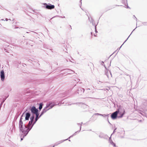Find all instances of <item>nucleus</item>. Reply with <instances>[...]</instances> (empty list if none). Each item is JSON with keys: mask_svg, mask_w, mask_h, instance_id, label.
<instances>
[{"mask_svg": "<svg viewBox=\"0 0 147 147\" xmlns=\"http://www.w3.org/2000/svg\"><path fill=\"white\" fill-rule=\"evenodd\" d=\"M56 105L57 104H55L54 102L50 101L47 103L46 104V107L43 109L42 112L41 113L40 115L39 116V117H40L47 111L52 109L55 105Z\"/></svg>", "mask_w": 147, "mask_h": 147, "instance_id": "obj_1", "label": "nucleus"}, {"mask_svg": "<svg viewBox=\"0 0 147 147\" xmlns=\"http://www.w3.org/2000/svg\"><path fill=\"white\" fill-rule=\"evenodd\" d=\"M31 129L30 128L29 129L27 126L24 125V127L22 128L21 129H19V131L22 132L23 137H24L28 134V132Z\"/></svg>", "mask_w": 147, "mask_h": 147, "instance_id": "obj_2", "label": "nucleus"}, {"mask_svg": "<svg viewBox=\"0 0 147 147\" xmlns=\"http://www.w3.org/2000/svg\"><path fill=\"white\" fill-rule=\"evenodd\" d=\"M30 110L31 112L33 114H37V113H38V110L36 109L34 106L32 107H31Z\"/></svg>", "mask_w": 147, "mask_h": 147, "instance_id": "obj_3", "label": "nucleus"}, {"mask_svg": "<svg viewBox=\"0 0 147 147\" xmlns=\"http://www.w3.org/2000/svg\"><path fill=\"white\" fill-rule=\"evenodd\" d=\"M84 91V89L82 87H79L78 88L77 91L76 92L79 95L82 94Z\"/></svg>", "mask_w": 147, "mask_h": 147, "instance_id": "obj_4", "label": "nucleus"}, {"mask_svg": "<svg viewBox=\"0 0 147 147\" xmlns=\"http://www.w3.org/2000/svg\"><path fill=\"white\" fill-rule=\"evenodd\" d=\"M119 113V111L118 110L113 113L111 116L112 119H115L117 117V114Z\"/></svg>", "mask_w": 147, "mask_h": 147, "instance_id": "obj_5", "label": "nucleus"}, {"mask_svg": "<svg viewBox=\"0 0 147 147\" xmlns=\"http://www.w3.org/2000/svg\"><path fill=\"white\" fill-rule=\"evenodd\" d=\"M45 5H46V8L48 9H54L55 7V6L54 5H52L50 4L48 5L47 3H45Z\"/></svg>", "mask_w": 147, "mask_h": 147, "instance_id": "obj_6", "label": "nucleus"}, {"mask_svg": "<svg viewBox=\"0 0 147 147\" xmlns=\"http://www.w3.org/2000/svg\"><path fill=\"white\" fill-rule=\"evenodd\" d=\"M0 76L1 79V80L2 81H3L5 79V74L3 70H2L1 71L0 73Z\"/></svg>", "mask_w": 147, "mask_h": 147, "instance_id": "obj_7", "label": "nucleus"}, {"mask_svg": "<svg viewBox=\"0 0 147 147\" xmlns=\"http://www.w3.org/2000/svg\"><path fill=\"white\" fill-rule=\"evenodd\" d=\"M23 122L22 121L20 120L19 123V129H21L24 127Z\"/></svg>", "mask_w": 147, "mask_h": 147, "instance_id": "obj_8", "label": "nucleus"}, {"mask_svg": "<svg viewBox=\"0 0 147 147\" xmlns=\"http://www.w3.org/2000/svg\"><path fill=\"white\" fill-rule=\"evenodd\" d=\"M125 113V111L124 109H123V113H121V112H119L118 113L119 115H120V116H118L117 117L118 118H121L123 117V116L124 114Z\"/></svg>", "mask_w": 147, "mask_h": 147, "instance_id": "obj_9", "label": "nucleus"}, {"mask_svg": "<svg viewBox=\"0 0 147 147\" xmlns=\"http://www.w3.org/2000/svg\"><path fill=\"white\" fill-rule=\"evenodd\" d=\"M30 116V114L29 112L27 113L26 114V117L25 118V120H29V118Z\"/></svg>", "mask_w": 147, "mask_h": 147, "instance_id": "obj_10", "label": "nucleus"}, {"mask_svg": "<svg viewBox=\"0 0 147 147\" xmlns=\"http://www.w3.org/2000/svg\"><path fill=\"white\" fill-rule=\"evenodd\" d=\"M123 3L124 4L125 7L127 8H129V7L127 5V3L126 0H123Z\"/></svg>", "mask_w": 147, "mask_h": 147, "instance_id": "obj_11", "label": "nucleus"}, {"mask_svg": "<svg viewBox=\"0 0 147 147\" xmlns=\"http://www.w3.org/2000/svg\"><path fill=\"white\" fill-rule=\"evenodd\" d=\"M107 136L106 135L102 133H100L99 136V137L101 138H105Z\"/></svg>", "mask_w": 147, "mask_h": 147, "instance_id": "obj_12", "label": "nucleus"}, {"mask_svg": "<svg viewBox=\"0 0 147 147\" xmlns=\"http://www.w3.org/2000/svg\"><path fill=\"white\" fill-rule=\"evenodd\" d=\"M33 121H30L29 122L28 124L27 127H28L29 128H30L31 127L33 124Z\"/></svg>", "mask_w": 147, "mask_h": 147, "instance_id": "obj_13", "label": "nucleus"}, {"mask_svg": "<svg viewBox=\"0 0 147 147\" xmlns=\"http://www.w3.org/2000/svg\"><path fill=\"white\" fill-rule=\"evenodd\" d=\"M68 71H67L66 73L69 74H71L74 73V71L71 70H68Z\"/></svg>", "mask_w": 147, "mask_h": 147, "instance_id": "obj_14", "label": "nucleus"}, {"mask_svg": "<svg viewBox=\"0 0 147 147\" xmlns=\"http://www.w3.org/2000/svg\"><path fill=\"white\" fill-rule=\"evenodd\" d=\"M36 115V118H35V120H36V121H37L39 119V118H40V117H39V114L38 113L36 114H35Z\"/></svg>", "mask_w": 147, "mask_h": 147, "instance_id": "obj_15", "label": "nucleus"}, {"mask_svg": "<svg viewBox=\"0 0 147 147\" xmlns=\"http://www.w3.org/2000/svg\"><path fill=\"white\" fill-rule=\"evenodd\" d=\"M34 115L33 114L30 118V121H33L34 119Z\"/></svg>", "mask_w": 147, "mask_h": 147, "instance_id": "obj_16", "label": "nucleus"}, {"mask_svg": "<svg viewBox=\"0 0 147 147\" xmlns=\"http://www.w3.org/2000/svg\"><path fill=\"white\" fill-rule=\"evenodd\" d=\"M43 106V104L42 103H40L39 104V109L40 110H41V109L42 108Z\"/></svg>", "mask_w": 147, "mask_h": 147, "instance_id": "obj_17", "label": "nucleus"}, {"mask_svg": "<svg viewBox=\"0 0 147 147\" xmlns=\"http://www.w3.org/2000/svg\"><path fill=\"white\" fill-rule=\"evenodd\" d=\"M132 32L129 35V36H128V37L127 38V39L125 40V41L122 44V45L121 46V47L119 48H118V49H117V50H119L120 49V48L121 47V46H122V45H123V44L128 39V38H129V36H130V35H131V34Z\"/></svg>", "mask_w": 147, "mask_h": 147, "instance_id": "obj_18", "label": "nucleus"}, {"mask_svg": "<svg viewBox=\"0 0 147 147\" xmlns=\"http://www.w3.org/2000/svg\"><path fill=\"white\" fill-rule=\"evenodd\" d=\"M37 121H36V120H35V121L33 123V124H32V125L31 127L30 128V129H31L32 128V127L36 123V122Z\"/></svg>", "mask_w": 147, "mask_h": 147, "instance_id": "obj_19", "label": "nucleus"}, {"mask_svg": "<svg viewBox=\"0 0 147 147\" xmlns=\"http://www.w3.org/2000/svg\"><path fill=\"white\" fill-rule=\"evenodd\" d=\"M110 143H111V144L112 145H113L114 146H116L115 144V143H114L112 141H111V142Z\"/></svg>", "mask_w": 147, "mask_h": 147, "instance_id": "obj_20", "label": "nucleus"}, {"mask_svg": "<svg viewBox=\"0 0 147 147\" xmlns=\"http://www.w3.org/2000/svg\"><path fill=\"white\" fill-rule=\"evenodd\" d=\"M91 22L92 23V24L94 26V20L92 18H91Z\"/></svg>", "mask_w": 147, "mask_h": 147, "instance_id": "obj_21", "label": "nucleus"}, {"mask_svg": "<svg viewBox=\"0 0 147 147\" xmlns=\"http://www.w3.org/2000/svg\"><path fill=\"white\" fill-rule=\"evenodd\" d=\"M109 115H102V116L103 117H106L108 116Z\"/></svg>", "mask_w": 147, "mask_h": 147, "instance_id": "obj_22", "label": "nucleus"}, {"mask_svg": "<svg viewBox=\"0 0 147 147\" xmlns=\"http://www.w3.org/2000/svg\"><path fill=\"white\" fill-rule=\"evenodd\" d=\"M106 75L107 76V77L108 78L109 77L108 73L107 72L106 73Z\"/></svg>", "mask_w": 147, "mask_h": 147, "instance_id": "obj_23", "label": "nucleus"}, {"mask_svg": "<svg viewBox=\"0 0 147 147\" xmlns=\"http://www.w3.org/2000/svg\"><path fill=\"white\" fill-rule=\"evenodd\" d=\"M95 25V32H96L97 33L98 32H97V31L96 30V25Z\"/></svg>", "mask_w": 147, "mask_h": 147, "instance_id": "obj_24", "label": "nucleus"}, {"mask_svg": "<svg viewBox=\"0 0 147 147\" xmlns=\"http://www.w3.org/2000/svg\"><path fill=\"white\" fill-rule=\"evenodd\" d=\"M13 27L14 28H18V27H16V26H15V25H14L13 26Z\"/></svg>", "mask_w": 147, "mask_h": 147, "instance_id": "obj_25", "label": "nucleus"}, {"mask_svg": "<svg viewBox=\"0 0 147 147\" xmlns=\"http://www.w3.org/2000/svg\"><path fill=\"white\" fill-rule=\"evenodd\" d=\"M18 116H19L18 115H16L15 117V118H16V119H17Z\"/></svg>", "mask_w": 147, "mask_h": 147, "instance_id": "obj_26", "label": "nucleus"}, {"mask_svg": "<svg viewBox=\"0 0 147 147\" xmlns=\"http://www.w3.org/2000/svg\"><path fill=\"white\" fill-rule=\"evenodd\" d=\"M23 114H22V115L21 117L20 120H21V121H22V119H23L22 117H23Z\"/></svg>", "mask_w": 147, "mask_h": 147, "instance_id": "obj_27", "label": "nucleus"}, {"mask_svg": "<svg viewBox=\"0 0 147 147\" xmlns=\"http://www.w3.org/2000/svg\"><path fill=\"white\" fill-rule=\"evenodd\" d=\"M95 114L96 115H99L102 116V114H100L99 113H96Z\"/></svg>", "mask_w": 147, "mask_h": 147, "instance_id": "obj_28", "label": "nucleus"}, {"mask_svg": "<svg viewBox=\"0 0 147 147\" xmlns=\"http://www.w3.org/2000/svg\"><path fill=\"white\" fill-rule=\"evenodd\" d=\"M142 111H140L139 112V113H140L142 115H143V114H142Z\"/></svg>", "mask_w": 147, "mask_h": 147, "instance_id": "obj_29", "label": "nucleus"}, {"mask_svg": "<svg viewBox=\"0 0 147 147\" xmlns=\"http://www.w3.org/2000/svg\"><path fill=\"white\" fill-rule=\"evenodd\" d=\"M116 128L115 129H114V130L113 131V133H114L115 132V130H116Z\"/></svg>", "mask_w": 147, "mask_h": 147, "instance_id": "obj_30", "label": "nucleus"}, {"mask_svg": "<svg viewBox=\"0 0 147 147\" xmlns=\"http://www.w3.org/2000/svg\"><path fill=\"white\" fill-rule=\"evenodd\" d=\"M109 74H110L111 75V76H111V72H109Z\"/></svg>", "mask_w": 147, "mask_h": 147, "instance_id": "obj_31", "label": "nucleus"}, {"mask_svg": "<svg viewBox=\"0 0 147 147\" xmlns=\"http://www.w3.org/2000/svg\"><path fill=\"white\" fill-rule=\"evenodd\" d=\"M107 121H108V122L109 123V124H111V123L109 122V120H108V119Z\"/></svg>", "mask_w": 147, "mask_h": 147, "instance_id": "obj_32", "label": "nucleus"}, {"mask_svg": "<svg viewBox=\"0 0 147 147\" xmlns=\"http://www.w3.org/2000/svg\"><path fill=\"white\" fill-rule=\"evenodd\" d=\"M79 80H78L77 81V83L79 82Z\"/></svg>", "mask_w": 147, "mask_h": 147, "instance_id": "obj_33", "label": "nucleus"}, {"mask_svg": "<svg viewBox=\"0 0 147 147\" xmlns=\"http://www.w3.org/2000/svg\"><path fill=\"white\" fill-rule=\"evenodd\" d=\"M6 21H7L8 20V19L7 18H6L5 20Z\"/></svg>", "mask_w": 147, "mask_h": 147, "instance_id": "obj_34", "label": "nucleus"}, {"mask_svg": "<svg viewBox=\"0 0 147 147\" xmlns=\"http://www.w3.org/2000/svg\"><path fill=\"white\" fill-rule=\"evenodd\" d=\"M23 139V138H21V141Z\"/></svg>", "mask_w": 147, "mask_h": 147, "instance_id": "obj_35", "label": "nucleus"}, {"mask_svg": "<svg viewBox=\"0 0 147 147\" xmlns=\"http://www.w3.org/2000/svg\"><path fill=\"white\" fill-rule=\"evenodd\" d=\"M134 17H135V18L137 20V18H136L135 17V16H134Z\"/></svg>", "mask_w": 147, "mask_h": 147, "instance_id": "obj_36", "label": "nucleus"}, {"mask_svg": "<svg viewBox=\"0 0 147 147\" xmlns=\"http://www.w3.org/2000/svg\"><path fill=\"white\" fill-rule=\"evenodd\" d=\"M91 34L92 36V32H91Z\"/></svg>", "mask_w": 147, "mask_h": 147, "instance_id": "obj_37", "label": "nucleus"}, {"mask_svg": "<svg viewBox=\"0 0 147 147\" xmlns=\"http://www.w3.org/2000/svg\"><path fill=\"white\" fill-rule=\"evenodd\" d=\"M82 0H80V2H81V4L82 3Z\"/></svg>", "mask_w": 147, "mask_h": 147, "instance_id": "obj_38", "label": "nucleus"}, {"mask_svg": "<svg viewBox=\"0 0 147 147\" xmlns=\"http://www.w3.org/2000/svg\"><path fill=\"white\" fill-rule=\"evenodd\" d=\"M136 29V28L134 29L133 30V31L132 32L135 30Z\"/></svg>", "mask_w": 147, "mask_h": 147, "instance_id": "obj_39", "label": "nucleus"}, {"mask_svg": "<svg viewBox=\"0 0 147 147\" xmlns=\"http://www.w3.org/2000/svg\"><path fill=\"white\" fill-rule=\"evenodd\" d=\"M95 98V99H96V98Z\"/></svg>", "mask_w": 147, "mask_h": 147, "instance_id": "obj_40", "label": "nucleus"}, {"mask_svg": "<svg viewBox=\"0 0 147 147\" xmlns=\"http://www.w3.org/2000/svg\"><path fill=\"white\" fill-rule=\"evenodd\" d=\"M27 33H29V32H26Z\"/></svg>", "mask_w": 147, "mask_h": 147, "instance_id": "obj_41", "label": "nucleus"}, {"mask_svg": "<svg viewBox=\"0 0 147 147\" xmlns=\"http://www.w3.org/2000/svg\"><path fill=\"white\" fill-rule=\"evenodd\" d=\"M94 36H96V35H95V34H94Z\"/></svg>", "mask_w": 147, "mask_h": 147, "instance_id": "obj_42", "label": "nucleus"}, {"mask_svg": "<svg viewBox=\"0 0 147 147\" xmlns=\"http://www.w3.org/2000/svg\"><path fill=\"white\" fill-rule=\"evenodd\" d=\"M34 33H36L35 32H33Z\"/></svg>", "mask_w": 147, "mask_h": 147, "instance_id": "obj_43", "label": "nucleus"}, {"mask_svg": "<svg viewBox=\"0 0 147 147\" xmlns=\"http://www.w3.org/2000/svg\"><path fill=\"white\" fill-rule=\"evenodd\" d=\"M64 70V69L62 70L61 71H63Z\"/></svg>", "mask_w": 147, "mask_h": 147, "instance_id": "obj_44", "label": "nucleus"}, {"mask_svg": "<svg viewBox=\"0 0 147 147\" xmlns=\"http://www.w3.org/2000/svg\"><path fill=\"white\" fill-rule=\"evenodd\" d=\"M87 90H90V89H88Z\"/></svg>", "mask_w": 147, "mask_h": 147, "instance_id": "obj_45", "label": "nucleus"}, {"mask_svg": "<svg viewBox=\"0 0 147 147\" xmlns=\"http://www.w3.org/2000/svg\"><path fill=\"white\" fill-rule=\"evenodd\" d=\"M88 19L89 20H90V18L89 17L88 18Z\"/></svg>", "mask_w": 147, "mask_h": 147, "instance_id": "obj_46", "label": "nucleus"}, {"mask_svg": "<svg viewBox=\"0 0 147 147\" xmlns=\"http://www.w3.org/2000/svg\"><path fill=\"white\" fill-rule=\"evenodd\" d=\"M2 20H3L4 21V20L3 19H2Z\"/></svg>", "mask_w": 147, "mask_h": 147, "instance_id": "obj_47", "label": "nucleus"}, {"mask_svg": "<svg viewBox=\"0 0 147 147\" xmlns=\"http://www.w3.org/2000/svg\"><path fill=\"white\" fill-rule=\"evenodd\" d=\"M63 18H65V16H64Z\"/></svg>", "mask_w": 147, "mask_h": 147, "instance_id": "obj_48", "label": "nucleus"}, {"mask_svg": "<svg viewBox=\"0 0 147 147\" xmlns=\"http://www.w3.org/2000/svg\"><path fill=\"white\" fill-rule=\"evenodd\" d=\"M70 62H72L70 60Z\"/></svg>", "mask_w": 147, "mask_h": 147, "instance_id": "obj_49", "label": "nucleus"}, {"mask_svg": "<svg viewBox=\"0 0 147 147\" xmlns=\"http://www.w3.org/2000/svg\"><path fill=\"white\" fill-rule=\"evenodd\" d=\"M146 25H147V22L146 23Z\"/></svg>", "mask_w": 147, "mask_h": 147, "instance_id": "obj_50", "label": "nucleus"}, {"mask_svg": "<svg viewBox=\"0 0 147 147\" xmlns=\"http://www.w3.org/2000/svg\"><path fill=\"white\" fill-rule=\"evenodd\" d=\"M146 117H147V115H146Z\"/></svg>", "mask_w": 147, "mask_h": 147, "instance_id": "obj_51", "label": "nucleus"}]
</instances>
